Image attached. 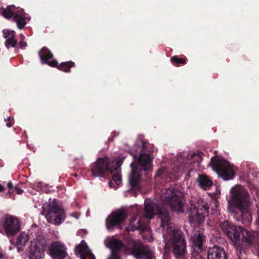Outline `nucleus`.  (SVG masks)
Segmentation results:
<instances>
[{"instance_id":"nucleus-29","label":"nucleus","mask_w":259,"mask_h":259,"mask_svg":"<svg viewBox=\"0 0 259 259\" xmlns=\"http://www.w3.org/2000/svg\"><path fill=\"white\" fill-rule=\"evenodd\" d=\"M14 19L17 22V26L19 29H23L26 24L25 18L22 16L15 15Z\"/></svg>"},{"instance_id":"nucleus-31","label":"nucleus","mask_w":259,"mask_h":259,"mask_svg":"<svg viewBox=\"0 0 259 259\" xmlns=\"http://www.w3.org/2000/svg\"><path fill=\"white\" fill-rule=\"evenodd\" d=\"M75 63L71 61H66V73L70 72V68L72 67H74Z\"/></svg>"},{"instance_id":"nucleus-32","label":"nucleus","mask_w":259,"mask_h":259,"mask_svg":"<svg viewBox=\"0 0 259 259\" xmlns=\"http://www.w3.org/2000/svg\"><path fill=\"white\" fill-rule=\"evenodd\" d=\"M107 259H120L119 253L111 251V254Z\"/></svg>"},{"instance_id":"nucleus-44","label":"nucleus","mask_w":259,"mask_h":259,"mask_svg":"<svg viewBox=\"0 0 259 259\" xmlns=\"http://www.w3.org/2000/svg\"><path fill=\"white\" fill-rule=\"evenodd\" d=\"M8 193H9V195L11 194V193L10 192H9Z\"/></svg>"},{"instance_id":"nucleus-18","label":"nucleus","mask_w":259,"mask_h":259,"mask_svg":"<svg viewBox=\"0 0 259 259\" xmlns=\"http://www.w3.org/2000/svg\"><path fill=\"white\" fill-rule=\"evenodd\" d=\"M191 241L194 249H198L201 250L205 241V236L202 232L198 231L191 235Z\"/></svg>"},{"instance_id":"nucleus-11","label":"nucleus","mask_w":259,"mask_h":259,"mask_svg":"<svg viewBox=\"0 0 259 259\" xmlns=\"http://www.w3.org/2000/svg\"><path fill=\"white\" fill-rule=\"evenodd\" d=\"M46 242L41 236L36 237L31 243L29 252L25 259H41L44 255Z\"/></svg>"},{"instance_id":"nucleus-25","label":"nucleus","mask_w":259,"mask_h":259,"mask_svg":"<svg viewBox=\"0 0 259 259\" xmlns=\"http://www.w3.org/2000/svg\"><path fill=\"white\" fill-rule=\"evenodd\" d=\"M129 227L131 228L132 231H135L136 230L144 231L146 229L145 224L142 222L140 220H139L136 223H135V221L132 220L131 222Z\"/></svg>"},{"instance_id":"nucleus-5","label":"nucleus","mask_w":259,"mask_h":259,"mask_svg":"<svg viewBox=\"0 0 259 259\" xmlns=\"http://www.w3.org/2000/svg\"><path fill=\"white\" fill-rule=\"evenodd\" d=\"M156 214H158L161 219L162 227H167L171 224L170 216L167 209L165 207L159 208L155 203L153 202L145 203L144 217L145 218L151 219Z\"/></svg>"},{"instance_id":"nucleus-28","label":"nucleus","mask_w":259,"mask_h":259,"mask_svg":"<svg viewBox=\"0 0 259 259\" xmlns=\"http://www.w3.org/2000/svg\"><path fill=\"white\" fill-rule=\"evenodd\" d=\"M172 64L176 66L185 65L186 63V58H179L178 56H174L170 58Z\"/></svg>"},{"instance_id":"nucleus-43","label":"nucleus","mask_w":259,"mask_h":259,"mask_svg":"<svg viewBox=\"0 0 259 259\" xmlns=\"http://www.w3.org/2000/svg\"><path fill=\"white\" fill-rule=\"evenodd\" d=\"M21 37L23 38L24 37V36L22 35H21Z\"/></svg>"},{"instance_id":"nucleus-3","label":"nucleus","mask_w":259,"mask_h":259,"mask_svg":"<svg viewBox=\"0 0 259 259\" xmlns=\"http://www.w3.org/2000/svg\"><path fill=\"white\" fill-rule=\"evenodd\" d=\"M169 235L172 251L177 259H182L187 253L186 241L183 233L170 224L167 227Z\"/></svg>"},{"instance_id":"nucleus-2","label":"nucleus","mask_w":259,"mask_h":259,"mask_svg":"<svg viewBox=\"0 0 259 259\" xmlns=\"http://www.w3.org/2000/svg\"><path fill=\"white\" fill-rule=\"evenodd\" d=\"M146 142L144 141H141L139 156L137 154L131 153L134 159L138 161V163L136 162H133L131 164L132 171L129 175V183L132 189L137 190L141 189L140 184L142 178L141 171H148L151 168L152 159L150 156L142 153L146 151Z\"/></svg>"},{"instance_id":"nucleus-37","label":"nucleus","mask_w":259,"mask_h":259,"mask_svg":"<svg viewBox=\"0 0 259 259\" xmlns=\"http://www.w3.org/2000/svg\"><path fill=\"white\" fill-rule=\"evenodd\" d=\"M196 259H204L203 257H202L201 256V255H199V254H197V257H196Z\"/></svg>"},{"instance_id":"nucleus-4","label":"nucleus","mask_w":259,"mask_h":259,"mask_svg":"<svg viewBox=\"0 0 259 259\" xmlns=\"http://www.w3.org/2000/svg\"><path fill=\"white\" fill-rule=\"evenodd\" d=\"M161 200L168 204L172 210L181 213L184 212V198L182 195L178 194L173 187L162 189Z\"/></svg>"},{"instance_id":"nucleus-17","label":"nucleus","mask_w":259,"mask_h":259,"mask_svg":"<svg viewBox=\"0 0 259 259\" xmlns=\"http://www.w3.org/2000/svg\"><path fill=\"white\" fill-rule=\"evenodd\" d=\"M64 246L59 242H53L50 247V252L53 259H63L64 258Z\"/></svg>"},{"instance_id":"nucleus-8","label":"nucleus","mask_w":259,"mask_h":259,"mask_svg":"<svg viewBox=\"0 0 259 259\" xmlns=\"http://www.w3.org/2000/svg\"><path fill=\"white\" fill-rule=\"evenodd\" d=\"M41 213L49 222L57 225L61 223L64 216L63 210L60 208L55 200L50 201L45 205Z\"/></svg>"},{"instance_id":"nucleus-10","label":"nucleus","mask_w":259,"mask_h":259,"mask_svg":"<svg viewBox=\"0 0 259 259\" xmlns=\"http://www.w3.org/2000/svg\"><path fill=\"white\" fill-rule=\"evenodd\" d=\"M114 162L115 161H110L107 157L97 159L91 166L93 176L104 177L105 175L109 174Z\"/></svg>"},{"instance_id":"nucleus-21","label":"nucleus","mask_w":259,"mask_h":259,"mask_svg":"<svg viewBox=\"0 0 259 259\" xmlns=\"http://www.w3.org/2000/svg\"><path fill=\"white\" fill-rule=\"evenodd\" d=\"M3 34L5 38L7 39L5 42L7 47H14L17 43L16 40L15 39V32L8 29H4Z\"/></svg>"},{"instance_id":"nucleus-22","label":"nucleus","mask_w":259,"mask_h":259,"mask_svg":"<svg viewBox=\"0 0 259 259\" xmlns=\"http://www.w3.org/2000/svg\"><path fill=\"white\" fill-rule=\"evenodd\" d=\"M123 242L117 239L111 240L107 245V247L110 248L111 251L119 253L121 249L123 247Z\"/></svg>"},{"instance_id":"nucleus-35","label":"nucleus","mask_w":259,"mask_h":259,"mask_svg":"<svg viewBox=\"0 0 259 259\" xmlns=\"http://www.w3.org/2000/svg\"><path fill=\"white\" fill-rule=\"evenodd\" d=\"M79 255V257L80 259H87L85 257V255L84 253H81L80 254H78V255Z\"/></svg>"},{"instance_id":"nucleus-23","label":"nucleus","mask_w":259,"mask_h":259,"mask_svg":"<svg viewBox=\"0 0 259 259\" xmlns=\"http://www.w3.org/2000/svg\"><path fill=\"white\" fill-rule=\"evenodd\" d=\"M197 180L200 187L205 190L211 187L213 184L212 181L205 175L199 176Z\"/></svg>"},{"instance_id":"nucleus-41","label":"nucleus","mask_w":259,"mask_h":259,"mask_svg":"<svg viewBox=\"0 0 259 259\" xmlns=\"http://www.w3.org/2000/svg\"><path fill=\"white\" fill-rule=\"evenodd\" d=\"M11 117H8L7 119H5V121L7 122L10 119Z\"/></svg>"},{"instance_id":"nucleus-24","label":"nucleus","mask_w":259,"mask_h":259,"mask_svg":"<svg viewBox=\"0 0 259 259\" xmlns=\"http://www.w3.org/2000/svg\"><path fill=\"white\" fill-rule=\"evenodd\" d=\"M242 239H241V245L242 249L243 248V243H246L247 245H250L253 242L254 236L251 235L248 231H245V234H244V230L242 231Z\"/></svg>"},{"instance_id":"nucleus-6","label":"nucleus","mask_w":259,"mask_h":259,"mask_svg":"<svg viewBox=\"0 0 259 259\" xmlns=\"http://www.w3.org/2000/svg\"><path fill=\"white\" fill-rule=\"evenodd\" d=\"M210 165L212 169L225 181L230 180L235 176V171L230 164L217 156L211 158Z\"/></svg>"},{"instance_id":"nucleus-7","label":"nucleus","mask_w":259,"mask_h":259,"mask_svg":"<svg viewBox=\"0 0 259 259\" xmlns=\"http://www.w3.org/2000/svg\"><path fill=\"white\" fill-rule=\"evenodd\" d=\"M220 226L228 238L232 241L237 249L241 250V236L243 228L235 226L228 221L221 223Z\"/></svg>"},{"instance_id":"nucleus-30","label":"nucleus","mask_w":259,"mask_h":259,"mask_svg":"<svg viewBox=\"0 0 259 259\" xmlns=\"http://www.w3.org/2000/svg\"><path fill=\"white\" fill-rule=\"evenodd\" d=\"M3 16L7 19H10L13 16L12 11L9 9H5L3 11Z\"/></svg>"},{"instance_id":"nucleus-45","label":"nucleus","mask_w":259,"mask_h":259,"mask_svg":"<svg viewBox=\"0 0 259 259\" xmlns=\"http://www.w3.org/2000/svg\"><path fill=\"white\" fill-rule=\"evenodd\" d=\"M65 254H66V256L67 255V252H66V253H65Z\"/></svg>"},{"instance_id":"nucleus-39","label":"nucleus","mask_w":259,"mask_h":259,"mask_svg":"<svg viewBox=\"0 0 259 259\" xmlns=\"http://www.w3.org/2000/svg\"><path fill=\"white\" fill-rule=\"evenodd\" d=\"M5 190V188L2 185L0 184V192H2Z\"/></svg>"},{"instance_id":"nucleus-19","label":"nucleus","mask_w":259,"mask_h":259,"mask_svg":"<svg viewBox=\"0 0 259 259\" xmlns=\"http://www.w3.org/2000/svg\"><path fill=\"white\" fill-rule=\"evenodd\" d=\"M74 252L77 256L78 254L84 253L90 259H95V256L92 253L84 240H82L80 243L75 247Z\"/></svg>"},{"instance_id":"nucleus-38","label":"nucleus","mask_w":259,"mask_h":259,"mask_svg":"<svg viewBox=\"0 0 259 259\" xmlns=\"http://www.w3.org/2000/svg\"><path fill=\"white\" fill-rule=\"evenodd\" d=\"M26 46V42H21V47H25Z\"/></svg>"},{"instance_id":"nucleus-26","label":"nucleus","mask_w":259,"mask_h":259,"mask_svg":"<svg viewBox=\"0 0 259 259\" xmlns=\"http://www.w3.org/2000/svg\"><path fill=\"white\" fill-rule=\"evenodd\" d=\"M188 157L189 158L190 157L191 158L190 161L191 165H192V163L199 164L202 159V153L201 152H198L197 153H193L191 155H188Z\"/></svg>"},{"instance_id":"nucleus-27","label":"nucleus","mask_w":259,"mask_h":259,"mask_svg":"<svg viewBox=\"0 0 259 259\" xmlns=\"http://www.w3.org/2000/svg\"><path fill=\"white\" fill-rule=\"evenodd\" d=\"M29 240L28 235L25 233L20 234L17 239V245L25 246Z\"/></svg>"},{"instance_id":"nucleus-14","label":"nucleus","mask_w":259,"mask_h":259,"mask_svg":"<svg viewBox=\"0 0 259 259\" xmlns=\"http://www.w3.org/2000/svg\"><path fill=\"white\" fill-rule=\"evenodd\" d=\"M3 226L8 236L14 235L20 229V223L18 220L12 216L6 217L4 222Z\"/></svg>"},{"instance_id":"nucleus-9","label":"nucleus","mask_w":259,"mask_h":259,"mask_svg":"<svg viewBox=\"0 0 259 259\" xmlns=\"http://www.w3.org/2000/svg\"><path fill=\"white\" fill-rule=\"evenodd\" d=\"M208 209L207 203L199 199L190 211L189 217L190 223L197 225L203 223L205 218L208 215Z\"/></svg>"},{"instance_id":"nucleus-42","label":"nucleus","mask_w":259,"mask_h":259,"mask_svg":"<svg viewBox=\"0 0 259 259\" xmlns=\"http://www.w3.org/2000/svg\"><path fill=\"white\" fill-rule=\"evenodd\" d=\"M111 183H112V182H109V185H110V187H111Z\"/></svg>"},{"instance_id":"nucleus-20","label":"nucleus","mask_w":259,"mask_h":259,"mask_svg":"<svg viewBox=\"0 0 259 259\" xmlns=\"http://www.w3.org/2000/svg\"><path fill=\"white\" fill-rule=\"evenodd\" d=\"M120 165V160L115 162L114 166L112 167L109 172V173L112 174L113 180L117 185H119L121 181Z\"/></svg>"},{"instance_id":"nucleus-1","label":"nucleus","mask_w":259,"mask_h":259,"mask_svg":"<svg viewBox=\"0 0 259 259\" xmlns=\"http://www.w3.org/2000/svg\"><path fill=\"white\" fill-rule=\"evenodd\" d=\"M248 193L241 186L237 185L231 190V196L228 202V209L230 212L241 218L245 225H249L252 217L248 211L250 205Z\"/></svg>"},{"instance_id":"nucleus-16","label":"nucleus","mask_w":259,"mask_h":259,"mask_svg":"<svg viewBox=\"0 0 259 259\" xmlns=\"http://www.w3.org/2000/svg\"><path fill=\"white\" fill-rule=\"evenodd\" d=\"M207 259H228L226 252L223 247L214 245L207 251Z\"/></svg>"},{"instance_id":"nucleus-36","label":"nucleus","mask_w":259,"mask_h":259,"mask_svg":"<svg viewBox=\"0 0 259 259\" xmlns=\"http://www.w3.org/2000/svg\"><path fill=\"white\" fill-rule=\"evenodd\" d=\"M7 185L9 188H11L13 187V184L11 182H9Z\"/></svg>"},{"instance_id":"nucleus-33","label":"nucleus","mask_w":259,"mask_h":259,"mask_svg":"<svg viewBox=\"0 0 259 259\" xmlns=\"http://www.w3.org/2000/svg\"><path fill=\"white\" fill-rule=\"evenodd\" d=\"M71 217H74L76 219H78L79 218V214L77 212H73L69 214Z\"/></svg>"},{"instance_id":"nucleus-12","label":"nucleus","mask_w":259,"mask_h":259,"mask_svg":"<svg viewBox=\"0 0 259 259\" xmlns=\"http://www.w3.org/2000/svg\"><path fill=\"white\" fill-rule=\"evenodd\" d=\"M127 217V213L124 210L112 212L106 219V225L108 230H113L115 227L121 228V225Z\"/></svg>"},{"instance_id":"nucleus-40","label":"nucleus","mask_w":259,"mask_h":259,"mask_svg":"<svg viewBox=\"0 0 259 259\" xmlns=\"http://www.w3.org/2000/svg\"><path fill=\"white\" fill-rule=\"evenodd\" d=\"M7 124V126L8 127H11V126H12V124H11V123H8V122H7V124Z\"/></svg>"},{"instance_id":"nucleus-34","label":"nucleus","mask_w":259,"mask_h":259,"mask_svg":"<svg viewBox=\"0 0 259 259\" xmlns=\"http://www.w3.org/2000/svg\"><path fill=\"white\" fill-rule=\"evenodd\" d=\"M15 189L16 191L17 194H21L23 192V190L21 189L20 188H19L17 187H15Z\"/></svg>"},{"instance_id":"nucleus-15","label":"nucleus","mask_w":259,"mask_h":259,"mask_svg":"<svg viewBox=\"0 0 259 259\" xmlns=\"http://www.w3.org/2000/svg\"><path fill=\"white\" fill-rule=\"evenodd\" d=\"M39 57L42 63H45L53 67H56L59 69L64 70L65 63L58 64L57 61L53 59V55L46 47L42 48L39 52Z\"/></svg>"},{"instance_id":"nucleus-13","label":"nucleus","mask_w":259,"mask_h":259,"mask_svg":"<svg viewBox=\"0 0 259 259\" xmlns=\"http://www.w3.org/2000/svg\"><path fill=\"white\" fill-rule=\"evenodd\" d=\"M131 252L137 259H153L154 257V253L150 247L142 244L134 245Z\"/></svg>"}]
</instances>
